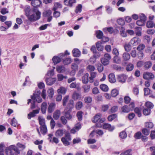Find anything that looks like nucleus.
I'll use <instances>...</instances> for the list:
<instances>
[{"instance_id": "bb28decb", "label": "nucleus", "mask_w": 155, "mask_h": 155, "mask_svg": "<svg viewBox=\"0 0 155 155\" xmlns=\"http://www.w3.org/2000/svg\"><path fill=\"white\" fill-rule=\"evenodd\" d=\"M121 113H128L130 111V109L127 105L122 107L121 108Z\"/></svg>"}, {"instance_id": "a18cd8bd", "label": "nucleus", "mask_w": 155, "mask_h": 155, "mask_svg": "<svg viewBox=\"0 0 155 155\" xmlns=\"http://www.w3.org/2000/svg\"><path fill=\"white\" fill-rule=\"evenodd\" d=\"M101 61L104 65H107L109 64V60L104 58H102L101 59Z\"/></svg>"}, {"instance_id": "1a4fd4ad", "label": "nucleus", "mask_w": 155, "mask_h": 155, "mask_svg": "<svg viewBox=\"0 0 155 155\" xmlns=\"http://www.w3.org/2000/svg\"><path fill=\"white\" fill-rule=\"evenodd\" d=\"M39 109L33 110L32 112H30L28 115V118L30 119L31 118L34 117L36 115L39 113Z\"/></svg>"}, {"instance_id": "c9c22d12", "label": "nucleus", "mask_w": 155, "mask_h": 155, "mask_svg": "<svg viewBox=\"0 0 155 155\" xmlns=\"http://www.w3.org/2000/svg\"><path fill=\"white\" fill-rule=\"evenodd\" d=\"M124 48L126 52H129L131 49V46L129 43H126L124 46Z\"/></svg>"}, {"instance_id": "69168bd1", "label": "nucleus", "mask_w": 155, "mask_h": 155, "mask_svg": "<svg viewBox=\"0 0 155 155\" xmlns=\"http://www.w3.org/2000/svg\"><path fill=\"white\" fill-rule=\"evenodd\" d=\"M139 18L140 20L145 22L147 18L144 14H141L139 16Z\"/></svg>"}, {"instance_id": "20e7f679", "label": "nucleus", "mask_w": 155, "mask_h": 155, "mask_svg": "<svg viewBox=\"0 0 155 155\" xmlns=\"http://www.w3.org/2000/svg\"><path fill=\"white\" fill-rule=\"evenodd\" d=\"M71 139L70 134L68 133L65 134V137L61 138V141L65 146H67L70 144L69 141L71 140Z\"/></svg>"}, {"instance_id": "e2e57ef3", "label": "nucleus", "mask_w": 155, "mask_h": 155, "mask_svg": "<svg viewBox=\"0 0 155 155\" xmlns=\"http://www.w3.org/2000/svg\"><path fill=\"white\" fill-rule=\"evenodd\" d=\"M135 112L137 114L138 117H140L141 115V111L140 109L138 107H136L134 109Z\"/></svg>"}, {"instance_id": "338daca9", "label": "nucleus", "mask_w": 155, "mask_h": 155, "mask_svg": "<svg viewBox=\"0 0 155 155\" xmlns=\"http://www.w3.org/2000/svg\"><path fill=\"white\" fill-rule=\"evenodd\" d=\"M112 53L113 54L115 55V56H119V51L116 48H114L113 49Z\"/></svg>"}, {"instance_id": "412c9836", "label": "nucleus", "mask_w": 155, "mask_h": 155, "mask_svg": "<svg viewBox=\"0 0 155 155\" xmlns=\"http://www.w3.org/2000/svg\"><path fill=\"white\" fill-rule=\"evenodd\" d=\"M55 104L54 103H51L49 104L48 107V112L49 113L52 112L54 109Z\"/></svg>"}, {"instance_id": "a211bd4d", "label": "nucleus", "mask_w": 155, "mask_h": 155, "mask_svg": "<svg viewBox=\"0 0 155 155\" xmlns=\"http://www.w3.org/2000/svg\"><path fill=\"white\" fill-rule=\"evenodd\" d=\"M72 53L73 56L74 57H78L81 55V52L77 48L74 49L72 50Z\"/></svg>"}, {"instance_id": "9d476101", "label": "nucleus", "mask_w": 155, "mask_h": 155, "mask_svg": "<svg viewBox=\"0 0 155 155\" xmlns=\"http://www.w3.org/2000/svg\"><path fill=\"white\" fill-rule=\"evenodd\" d=\"M127 76L124 74L119 75L118 76L117 78L118 81L121 83H124L125 82Z\"/></svg>"}, {"instance_id": "13d9d810", "label": "nucleus", "mask_w": 155, "mask_h": 155, "mask_svg": "<svg viewBox=\"0 0 155 155\" xmlns=\"http://www.w3.org/2000/svg\"><path fill=\"white\" fill-rule=\"evenodd\" d=\"M63 63L65 65H68L71 62V59L70 58H67L63 61Z\"/></svg>"}, {"instance_id": "c03bdc74", "label": "nucleus", "mask_w": 155, "mask_h": 155, "mask_svg": "<svg viewBox=\"0 0 155 155\" xmlns=\"http://www.w3.org/2000/svg\"><path fill=\"white\" fill-rule=\"evenodd\" d=\"M90 87V86L88 84L85 85L82 87V88L84 89V92L85 93L89 92Z\"/></svg>"}, {"instance_id": "49530a36", "label": "nucleus", "mask_w": 155, "mask_h": 155, "mask_svg": "<svg viewBox=\"0 0 155 155\" xmlns=\"http://www.w3.org/2000/svg\"><path fill=\"white\" fill-rule=\"evenodd\" d=\"M17 124L18 123L16 120L15 117H13L11 120V125L15 127L17 125Z\"/></svg>"}, {"instance_id": "72a5a7b5", "label": "nucleus", "mask_w": 155, "mask_h": 155, "mask_svg": "<svg viewBox=\"0 0 155 155\" xmlns=\"http://www.w3.org/2000/svg\"><path fill=\"white\" fill-rule=\"evenodd\" d=\"M113 61L115 63L119 64L121 62V59L119 56H115L113 58Z\"/></svg>"}, {"instance_id": "bf43d9fd", "label": "nucleus", "mask_w": 155, "mask_h": 155, "mask_svg": "<svg viewBox=\"0 0 155 155\" xmlns=\"http://www.w3.org/2000/svg\"><path fill=\"white\" fill-rule=\"evenodd\" d=\"M146 106L147 109L152 108L153 107V105L152 103L148 101L146 103Z\"/></svg>"}, {"instance_id": "f8f14e48", "label": "nucleus", "mask_w": 155, "mask_h": 155, "mask_svg": "<svg viewBox=\"0 0 155 155\" xmlns=\"http://www.w3.org/2000/svg\"><path fill=\"white\" fill-rule=\"evenodd\" d=\"M72 98L74 101H76L78 100H80L81 98V94L76 91H74L72 95Z\"/></svg>"}, {"instance_id": "a878e982", "label": "nucleus", "mask_w": 155, "mask_h": 155, "mask_svg": "<svg viewBox=\"0 0 155 155\" xmlns=\"http://www.w3.org/2000/svg\"><path fill=\"white\" fill-rule=\"evenodd\" d=\"M56 70L59 73H63L65 71V69L64 66L59 65L57 67Z\"/></svg>"}, {"instance_id": "2eb2a0df", "label": "nucleus", "mask_w": 155, "mask_h": 155, "mask_svg": "<svg viewBox=\"0 0 155 155\" xmlns=\"http://www.w3.org/2000/svg\"><path fill=\"white\" fill-rule=\"evenodd\" d=\"M61 115V112L59 110H56L54 113L53 117L55 120H57L59 118Z\"/></svg>"}, {"instance_id": "774afa93", "label": "nucleus", "mask_w": 155, "mask_h": 155, "mask_svg": "<svg viewBox=\"0 0 155 155\" xmlns=\"http://www.w3.org/2000/svg\"><path fill=\"white\" fill-rule=\"evenodd\" d=\"M0 12L2 15H5L8 13V11L6 8H1Z\"/></svg>"}, {"instance_id": "2f4dec72", "label": "nucleus", "mask_w": 155, "mask_h": 155, "mask_svg": "<svg viewBox=\"0 0 155 155\" xmlns=\"http://www.w3.org/2000/svg\"><path fill=\"white\" fill-rule=\"evenodd\" d=\"M40 131L42 134H45L47 132V129L46 125L40 126Z\"/></svg>"}, {"instance_id": "7ed1b4c3", "label": "nucleus", "mask_w": 155, "mask_h": 155, "mask_svg": "<svg viewBox=\"0 0 155 155\" xmlns=\"http://www.w3.org/2000/svg\"><path fill=\"white\" fill-rule=\"evenodd\" d=\"M74 104L73 101L72 100H71L69 101V102L67 105V107L69 108V110L68 111L65 112V115L66 118L68 119H70L72 117L71 115L70 114V112L72 109L74 107Z\"/></svg>"}, {"instance_id": "680f3d73", "label": "nucleus", "mask_w": 155, "mask_h": 155, "mask_svg": "<svg viewBox=\"0 0 155 155\" xmlns=\"http://www.w3.org/2000/svg\"><path fill=\"white\" fill-rule=\"evenodd\" d=\"M145 45L143 44H140L137 47V49L138 51H141L143 50L145 48Z\"/></svg>"}, {"instance_id": "ea45409f", "label": "nucleus", "mask_w": 155, "mask_h": 155, "mask_svg": "<svg viewBox=\"0 0 155 155\" xmlns=\"http://www.w3.org/2000/svg\"><path fill=\"white\" fill-rule=\"evenodd\" d=\"M82 5L81 4H79L76 7L75 12L76 13H80L81 12L82 9Z\"/></svg>"}, {"instance_id": "5701e85b", "label": "nucleus", "mask_w": 155, "mask_h": 155, "mask_svg": "<svg viewBox=\"0 0 155 155\" xmlns=\"http://www.w3.org/2000/svg\"><path fill=\"white\" fill-rule=\"evenodd\" d=\"M97 73L96 72H91L90 73L91 77H89V82L92 83L94 81V79L97 76Z\"/></svg>"}, {"instance_id": "473e14b6", "label": "nucleus", "mask_w": 155, "mask_h": 155, "mask_svg": "<svg viewBox=\"0 0 155 155\" xmlns=\"http://www.w3.org/2000/svg\"><path fill=\"white\" fill-rule=\"evenodd\" d=\"M54 90L52 88H49L48 90V94L50 98H51L53 97L54 94Z\"/></svg>"}, {"instance_id": "423d86ee", "label": "nucleus", "mask_w": 155, "mask_h": 155, "mask_svg": "<svg viewBox=\"0 0 155 155\" xmlns=\"http://www.w3.org/2000/svg\"><path fill=\"white\" fill-rule=\"evenodd\" d=\"M140 42L141 40L140 38L137 37H135L131 39L129 43L133 46H134L137 45Z\"/></svg>"}, {"instance_id": "37998d69", "label": "nucleus", "mask_w": 155, "mask_h": 155, "mask_svg": "<svg viewBox=\"0 0 155 155\" xmlns=\"http://www.w3.org/2000/svg\"><path fill=\"white\" fill-rule=\"evenodd\" d=\"M101 89L103 91L106 92L108 90V87L107 85L105 84H102L100 85Z\"/></svg>"}, {"instance_id": "4468645a", "label": "nucleus", "mask_w": 155, "mask_h": 155, "mask_svg": "<svg viewBox=\"0 0 155 155\" xmlns=\"http://www.w3.org/2000/svg\"><path fill=\"white\" fill-rule=\"evenodd\" d=\"M76 2V0H64V3L65 5L71 7Z\"/></svg>"}, {"instance_id": "9b49d317", "label": "nucleus", "mask_w": 155, "mask_h": 155, "mask_svg": "<svg viewBox=\"0 0 155 155\" xmlns=\"http://www.w3.org/2000/svg\"><path fill=\"white\" fill-rule=\"evenodd\" d=\"M64 132L65 131L63 129H58L55 132V136L57 137H61L63 135Z\"/></svg>"}, {"instance_id": "052dcab7", "label": "nucleus", "mask_w": 155, "mask_h": 155, "mask_svg": "<svg viewBox=\"0 0 155 155\" xmlns=\"http://www.w3.org/2000/svg\"><path fill=\"white\" fill-rule=\"evenodd\" d=\"M142 133L145 135H148L150 133V130L147 128H143L142 130Z\"/></svg>"}, {"instance_id": "e433bc0d", "label": "nucleus", "mask_w": 155, "mask_h": 155, "mask_svg": "<svg viewBox=\"0 0 155 155\" xmlns=\"http://www.w3.org/2000/svg\"><path fill=\"white\" fill-rule=\"evenodd\" d=\"M83 106V103L82 102L79 101L77 102L75 105V108L77 110H80Z\"/></svg>"}, {"instance_id": "f704fd0d", "label": "nucleus", "mask_w": 155, "mask_h": 155, "mask_svg": "<svg viewBox=\"0 0 155 155\" xmlns=\"http://www.w3.org/2000/svg\"><path fill=\"white\" fill-rule=\"evenodd\" d=\"M101 44L102 43L100 41L97 42L96 43V47L98 51H101L103 50V47Z\"/></svg>"}, {"instance_id": "864d4df0", "label": "nucleus", "mask_w": 155, "mask_h": 155, "mask_svg": "<svg viewBox=\"0 0 155 155\" xmlns=\"http://www.w3.org/2000/svg\"><path fill=\"white\" fill-rule=\"evenodd\" d=\"M127 134L125 131H122L120 133V137L122 139H125L127 137Z\"/></svg>"}, {"instance_id": "6ab92c4d", "label": "nucleus", "mask_w": 155, "mask_h": 155, "mask_svg": "<svg viewBox=\"0 0 155 155\" xmlns=\"http://www.w3.org/2000/svg\"><path fill=\"white\" fill-rule=\"evenodd\" d=\"M109 81L111 83H114L116 82V79L114 74L113 73H111L108 76Z\"/></svg>"}, {"instance_id": "ddd939ff", "label": "nucleus", "mask_w": 155, "mask_h": 155, "mask_svg": "<svg viewBox=\"0 0 155 155\" xmlns=\"http://www.w3.org/2000/svg\"><path fill=\"white\" fill-rule=\"evenodd\" d=\"M62 7V4L59 2H55L54 3V6L52 9V10L55 11L58 8H61Z\"/></svg>"}, {"instance_id": "6e6552de", "label": "nucleus", "mask_w": 155, "mask_h": 155, "mask_svg": "<svg viewBox=\"0 0 155 155\" xmlns=\"http://www.w3.org/2000/svg\"><path fill=\"white\" fill-rule=\"evenodd\" d=\"M45 78L46 83L48 85H52L56 80V78L45 77Z\"/></svg>"}, {"instance_id": "4d7b16f0", "label": "nucleus", "mask_w": 155, "mask_h": 155, "mask_svg": "<svg viewBox=\"0 0 155 155\" xmlns=\"http://www.w3.org/2000/svg\"><path fill=\"white\" fill-rule=\"evenodd\" d=\"M87 68L89 71L91 72L94 71L95 70V68L94 66L89 65L87 66Z\"/></svg>"}, {"instance_id": "4be33fe9", "label": "nucleus", "mask_w": 155, "mask_h": 155, "mask_svg": "<svg viewBox=\"0 0 155 155\" xmlns=\"http://www.w3.org/2000/svg\"><path fill=\"white\" fill-rule=\"evenodd\" d=\"M47 105L46 102H43L41 106V110L42 113L45 114L46 112Z\"/></svg>"}, {"instance_id": "a19ab883", "label": "nucleus", "mask_w": 155, "mask_h": 155, "mask_svg": "<svg viewBox=\"0 0 155 155\" xmlns=\"http://www.w3.org/2000/svg\"><path fill=\"white\" fill-rule=\"evenodd\" d=\"M96 37L98 39H101L103 37V32L100 30L97 31H96Z\"/></svg>"}, {"instance_id": "de8ad7c7", "label": "nucleus", "mask_w": 155, "mask_h": 155, "mask_svg": "<svg viewBox=\"0 0 155 155\" xmlns=\"http://www.w3.org/2000/svg\"><path fill=\"white\" fill-rule=\"evenodd\" d=\"M83 113L82 111H78L77 113V116L78 117V120L79 121H81L82 119V114Z\"/></svg>"}, {"instance_id": "aec40b11", "label": "nucleus", "mask_w": 155, "mask_h": 155, "mask_svg": "<svg viewBox=\"0 0 155 155\" xmlns=\"http://www.w3.org/2000/svg\"><path fill=\"white\" fill-rule=\"evenodd\" d=\"M101 117V114L100 113H98L94 117V118L92 120V121L94 123L98 122L100 119Z\"/></svg>"}, {"instance_id": "dca6fc26", "label": "nucleus", "mask_w": 155, "mask_h": 155, "mask_svg": "<svg viewBox=\"0 0 155 155\" xmlns=\"http://www.w3.org/2000/svg\"><path fill=\"white\" fill-rule=\"evenodd\" d=\"M24 11L26 16H28L29 14L32 13V9H31L29 6L26 5L24 8Z\"/></svg>"}, {"instance_id": "39448f33", "label": "nucleus", "mask_w": 155, "mask_h": 155, "mask_svg": "<svg viewBox=\"0 0 155 155\" xmlns=\"http://www.w3.org/2000/svg\"><path fill=\"white\" fill-rule=\"evenodd\" d=\"M51 11L50 9L45 11L43 13L44 17L48 18L47 21L48 22H50L52 19V16L51 15Z\"/></svg>"}, {"instance_id": "b1692460", "label": "nucleus", "mask_w": 155, "mask_h": 155, "mask_svg": "<svg viewBox=\"0 0 155 155\" xmlns=\"http://www.w3.org/2000/svg\"><path fill=\"white\" fill-rule=\"evenodd\" d=\"M89 74L87 73H86L82 77V82L84 84L88 83L89 81L88 77Z\"/></svg>"}, {"instance_id": "cd10ccee", "label": "nucleus", "mask_w": 155, "mask_h": 155, "mask_svg": "<svg viewBox=\"0 0 155 155\" xmlns=\"http://www.w3.org/2000/svg\"><path fill=\"white\" fill-rule=\"evenodd\" d=\"M122 58L124 61H128L130 58V54L128 53L125 52L123 54Z\"/></svg>"}, {"instance_id": "58836bf2", "label": "nucleus", "mask_w": 155, "mask_h": 155, "mask_svg": "<svg viewBox=\"0 0 155 155\" xmlns=\"http://www.w3.org/2000/svg\"><path fill=\"white\" fill-rule=\"evenodd\" d=\"M103 30L104 32L107 31L110 34H112L115 31V30L112 27L105 28L103 29Z\"/></svg>"}, {"instance_id": "7c9ffc66", "label": "nucleus", "mask_w": 155, "mask_h": 155, "mask_svg": "<svg viewBox=\"0 0 155 155\" xmlns=\"http://www.w3.org/2000/svg\"><path fill=\"white\" fill-rule=\"evenodd\" d=\"M52 61L54 64H56L61 61V58L60 57L54 56L52 58Z\"/></svg>"}, {"instance_id": "0e129e2a", "label": "nucleus", "mask_w": 155, "mask_h": 155, "mask_svg": "<svg viewBox=\"0 0 155 155\" xmlns=\"http://www.w3.org/2000/svg\"><path fill=\"white\" fill-rule=\"evenodd\" d=\"M143 113L145 115H149L150 112V109L145 108L143 110Z\"/></svg>"}, {"instance_id": "8fccbe9b", "label": "nucleus", "mask_w": 155, "mask_h": 155, "mask_svg": "<svg viewBox=\"0 0 155 155\" xmlns=\"http://www.w3.org/2000/svg\"><path fill=\"white\" fill-rule=\"evenodd\" d=\"M117 117V115L116 114H114L108 116L107 119L109 121H112Z\"/></svg>"}, {"instance_id": "09e8293b", "label": "nucleus", "mask_w": 155, "mask_h": 155, "mask_svg": "<svg viewBox=\"0 0 155 155\" xmlns=\"http://www.w3.org/2000/svg\"><path fill=\"white\" fill-rule=\"evenodd\" d=\"M118 94V91L115 89L112 90L111 92V95L113 97H116Z\"/></svg>"}, {"instance_id": "c85d7f7f", "label": "nucleus", "mask_w": 155, "mask_h": 155, "mask_svg": "<svg viewBox=\"0 0 155 155\" xmlns=\"http://www.w3.org/2000/svg\"><path fill=\"white\" fill-rule=\"evenodd\" d=\"M152 63L150 61H146L144 63L143 67L146 69H148L150 68L152 65Z\"/></svg>"}, {"instance_id": "6e6d98bb", "label": "nucleus", "mask_w": 155, "mask_h": 155, "mask_svg": "<svg viewBox=\"0 0 155 155\" xmlns=\"http://www.w3.org/2000/svg\"><path fill=\"white\" fill-rule=\"evenodd\" d=\"M84 101L86 103H90L92 101V98L90 97H86L84 99Z\"/></svg>"}, {"instance_id": "5fc2aeb1", "label": "nucleus", "mask_w": 155, "mask_h": 155, "mask_svg": "<svg viewBox=\"0 0 155 155\" xmlns=\"http://www.w3.org/2000/svg\"><path fill=\"white\" fill-rule=\"evenodd\" d=\"M146 127L152 128L153 127V124L152 122H146L145 124Z\"/></svg>"}, {"instance_id": "4c0bfd02", "label": "nucleus", "mask_w": 155, "mask_h": 155, "mask_svg": "<svg viewBox=\"0 0 155 155\" xmlns=\"http://www.w3.org/2000/svg\"><path fill=\"white\" fill-rule=\"evenodd\" d=\"M121 35L124 37L127 36V32L125 31V29L124 27H121L120 31Z\"/></svg>"}, {"instance_id": "c756f323", "label": "nucleus", "mask_w": 155, "mask_h": 155, "mask_svg": "<svg viewBox=\"0 0 155 155\" xmlns=\"http://www.w3.org/2000/svg\"><path fill=\"white\" fill-rule=\"evenodd\" d=\"M66 90L65 88L63 87H60L57 90V92L58 94H65L66 92Z\"/></svg>"}, {"instance_id": "f03ea898", "label": "nucleus", "mask_w": 155, "mask_h": 155, "mask_svg": "<svg viewBox=\"0 0 155 155\" xmlns=\"http://www.w3.org/2000/svg\"><path fill=\"white\" fill-rule=\"evenodd\" d=\"M20 150L16 146L14 145L6 147L5 149L7 155H18L20 153Z\"/></svg>"}, {"instance_id": "f257e3e1", "label": "nucleus", "mask_w": 155, "mask_h": 155, "mask_svg": "<svg viewBox=\"0 0 155 155\" xmlns=\"http://www.w3.org/2000/svg\"><path fill=\"white\" fill-rule=\"evenodd\" d=\"M32 13L29 14L26 16L28 20L31 22H33L38 20L41 17V13L37 8H33L32 9Z\"/></svg>"}, {"instance_id": "f3484780", "label": "nucleus", "mask_w": 155, "mask_h": 155, "mask_svg": "<svg viewBox=\"0 0 155 155\" xmlns=\"http://www.w3.org/2000/svg\"><path fill=\"white\" fill-rule=\"evenodd\" d=\"M31 98L34 102H37L38 103H40L42 101V99L40 96H37L35 97L31 96Z\"/></svg>"}, {"instance_id": "0eeeda50", "label": "nucleus", "mask_w": 155, "mask_h": 155, "mask_svg": "<svg viewBox=\"0 0 155 155\" xmlns=\"http://www.w3.org/2000/svg\"><path fill=\"white\" fill-rule=\"evenodd\" d=\"M154 77V75L152 73L150 72H145L143 74V78L146 80L153 79Z\"/></svg>"}, {"instance_id": "79ce46f5", "label": "nucleus", "mask_w": 155, "mask_h": 155, "mask_svg": "<svg viewBox=\"0 0 155 155\" xmlns=\"http://www.w3.org/2000/svg\"><path fill=\"white\" fill-rule=\"evenodd\" d=\"M134 68V65L130 63L126 66V69L127 71H131Z\"/></svg>"}, {"instance_id": "393cba45", "label": "nucleus", "mask_w": 155, "mask_h": 155, "mask_svg": "<svg viewBox=\"0 0 155 155\" xmlns=\"http://www.w3.org/2000/svg\"><path fill=\"white\" fill-rule=\"evenodd\" d=\"M38 120H39V124L40 126L46 125L45 123V119L41 116H39L38 117Z\"/></svg>"}, {"instance_id": "3c124183", "label": "nucleus", "mask_w": 155, "mask_h": 155, "mask_svg": "<svg viewBox=\"0 0 155 155\" xmlns=\"http://www.w3.org/2000/svg\"><path fill=\"white\" fill-rule=\"evenodd\" d=\"M146 26L148 28H151L154 26V23L152 21H148L147 23Z\"/></svg>"}, {"instance_id": "603ef678", "label": "nucleus", "mask_w": 155, "mask_h": 155, "mask_svg": "<svg viewBox=\"0 0 155 155\" xmlns=\"http://www.w3.org/2000/svg\"><path fill=\"white\" fill-rule=\"evenodd\" d=\"M54 74V69H53L51 70L48 71L47 73L46 74L45 77H48V76H52Z\"/></svg>"}]
</instances>
